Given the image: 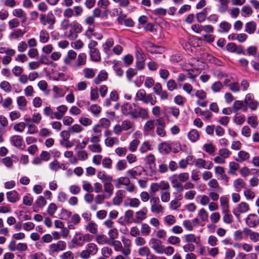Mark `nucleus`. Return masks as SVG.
I'll list each match as a JSON object with an SVG mask.
<instances>
[{
    "label": "nucleus",
    "mask_w": 259,
    "mask_h": 259,
    "mask_svg": "<svg viewBox=\"0 0 259 259\" xmlns=\"http://www.w3.org/2000/svg\"><path fill=\"white\" fill-rule=\"evenodd\" d=\"M56 18L52 13L47 14H41L39 17V23L43 26H47V28L52 30L56 23Z\"/></svg>",
    "instance_id": "f257e3e1"
},
{
    "label": "nucleus",
    "mask_w": 259,
    "mask_h": 259,
    "mask_svg": "<svg viewBox=\"0 0 259 259\" xmlns=\"http://www.w3.org/2000/svg\"><path fill=\"white\" fill-rule=\"evenodd\" d=\"M136 99L145 104L150 103L151 105L156 103V98L151 94H146L144 90H139L136 94Z\"/></svg>",
    "instance_id": "f03ea898"
},
{
    "label": "nucleus",
    "mask_w": 259,
    "mask_h": 259,
    "mask_svg": "<svg viewBox=\"0 0 259 259\" xmlns=\"http://www.w3.org/2000/svg\"><path fill=\"white\" fill-rule=\"evenodd\" d=\"M82 27L80 24L76 21L71 22L70 29L69 30L67 37L70 40H74L78 37V34L82 31Z\"/></svg>",
    "instance_id": "7ed1b4c3"
},
{
    "label": "nucleus",
    "mask_w": 259,
    "mask_h": 259,
    "mask_svg": "<svg viewBox=\"0 0 259 259\" xmlns=\"http://www.w3.org/2000/svg\"><path fill=\"white\" fill-rule=\"evenodd\" d=\"M122 242V254L125 256H128L132 252V241L124 236L121 238Z\"/></svg>",
    "instance_id": "20e7f679"
},
{
    "label": "nucleus",
    "mask_w": 259,
    "mask_h": 259,
    "mask_svg": "<svg viewBox=\"0 0 259 259\" xmlns=\"http://www.w3.org/2000/svg\"><path fill=\"white\" fill-rule=\"evenodd\" d=\"M66 247V242L59 241L57 243H52L49 246V252L50 254L64 250Z\"/></svg>",
    "instance_id": "39448f33"
},
{
    "label": "nucleus",
    "mask_w": 259,
    "mask_h": 259,
    "mask_svg": "<svg viewBox=\"0 0 259 259\" xmlns=\"http://www.w3.org/2000/svg\"><path fill=\"white\" fill-rule=\"evenodd\" d=\"M249 209V204L246 202L242 201L237 205L233 212L236 217L239 218L241 213H247Z\"/></svg>",
    "instance_id": "423d86ee"
},
{
    "label": "nucleus",
    "mask_w": 259,
    "mask_h": 259,
    "mask_svg": "<svg viewBox=\"0 0 259 259\" xmlns=\"http://www.w3.org/2000/svg\"><path fill=\"white\" fill-rule=\"evenodd\" d=\"M193 163L196 167L199 169H210L213 166V163L211 161H206L202 158H194Z\"/></svg>",
    "instance_id": "0eeeda50"
},
{
    "label": "nucleus",
    "mask_w": 259,
    "mask_h": 259,
    "mask_svg": "<svg viewBox=\"0 0 259 259\" xmlns=\"http://www.w3.org/2000/svg\"><path fill=\"white\" fill-rule=\"evenodd\" d=\"M87 55L85 53H80L77 58V62L72 64V67L74 70L79 69L81 66L84 65L87 62Z\"/></svg>",
    "instance_id": "6e6552de"
},
{
    "label": "nucleus",
    "mask_w": 259,
    "mask_h": 259,
    "mask_svg": "<svg viewBox=\"0 0 259 259\" xmlns=\"http://www.w3.org/2000/svg\"><path fill=\"white\" fill-rule=\"evenodd\" d=\"M149 244L151 246L152 249L158 254H159L163 246L161 244L160 240L156 238H150Z\"/></svg>",
    "instance_id": "1a4fd4ad"
},
{
    "label": "nucleus",
    "mask_w": 259,
    "mask_h": 259,
    "mask_svg": "<svg viewBox=\"0 0 259 259\" xmlns=\"http://www.w3.org/2000/svg\"><path fill=\"white\" fill-rule=\"evenodd\" d=\"M11 142L14 146L19 149H24L25 145L23 138L19 135H14L11 138Z\"/></svg>",
    "instance_id": "9d476101"
},
{
    "label": "nucleus",
    "mask_w": 259,
    "mask_h": 259,
    "mask_svg": "<svg viewBox=\"0 0 259 259\" xmlns=\"http://www.w3.org/2000/svg\"><path fill=\"white\" fill-rule=\"evenodd\" d=\"M135 110L136 109L133 108L132 105L128 103L124 104L121 106L122 113L125 115H130L132 117L136 116Z\"/></svg>",
    "instance_id": "9b49d317"
},
{
    "label": "nucleus",
    "mask_w": 259,
    "mask_h": 259,
    "mask_svg": "<svg viewBox=\"0 0 259 259\" xmlns=\"http://www.w3.org/2000/svg\"><path fill=\"white\" fill-rule=\"evenodd\" d=\"M141 203L140 200L137 198L127 197L124 202V205L126 207L137 208Z\"/></svg>",
    "instance_id": "f8f14e48"
},
{
    "label": "nucleus",
    "mask_w": 259,
    "mask_h": 259,
    "mask_svg": "<svg viewBox=\"0 0 259 259\" xmlns=\"http://www.w3.org/2000/svg\"><path fill=\"white\" fill-rule=\"evenodd\" d=\"M103 184L104 194L106 195L107 198H110L113 194L114 189L112 181L104 183Z\"/></svg>",
    "instance_id": "ddd939ff"
},
{
    "label": "nucleus",
    "mask_w": 259,
    "mask_h": 259,
    "mask_svg": "<svg viewBox=\"0 0 259 259\" xmlns=\"http://www.w3.org/2000/svg\"><path fill=\"white\" fill-rule=\"evenodd\" d=\"M57 111L54 112V118L58 120L61 119L66 113L68 107L65 105H61L57 107Z\"/></svg>",
    "instance_id": "4468645a"
},
{
    "label": "nucleus",
    "mask_w": 259,
    "mask_h": 259,
    "mask_svg": "<svg viewBox=\"0 0 259 259\" xmlns=\"http://www.w3.org/2000/svg\"><path fill=\"white\" fill-rule=\"evenodd\" d=\"M220 206L222 213L230 212L229 199L226 196H221L220 198Z\"/></svg>",
    "instance_id": "2eb2a0df"
},
{
    "label": "nucleus",
    "mask_w": 259,
    "mask_h": 259,
    "mask_svg": "<svg viewBox=\"0 0 259 259\" xmlns=\"http://www.w3.org/2000/svg\"><path fill=\"white\" fill-rule=\"evenodd\" d=\"M247 225L250 227H254L259 224V218L255 214H250L246 219Z\"/></svg>",
    "instance_id": "dca6fc26"
},
{
    "label": "nucleus",
    "mask_w": 259,
    "mask_h": 259,
    "mask_svg": "<svg viewBox=\"0 0 259 259\" xmlns=\"http://www.w3.org/2000/svg\"><path fill=\"white\" fill-rule=\"evenodd\" d=\"M125 195V192L124 190H118L115 193V196L113 198V204L115 205H119L122 203Z\"/></svg>",
    "instance_id": "f3484780"
},
{
    "label": "nucleus",
    "mask_w": 259,
    "mask_h": 259,
    "mask_svg": "<svg viewBox=\"0 0 259 259\" xmlns=\"http://www.w3.org/2000/svg\"><path fill=\"white\" fill-rule=\"evenodd\" d=\"M156 121L158 123V126L156 128V133L159 137H164L166 135L165 123L161 119H158Z\"/></svg>",
    "instance_id": "a211bd4d"
},
{
    "label": "nucleus",
    "mask_w": 259,
    "mask_h": 259,
    "mask_svg": "<svg viewBox=\"0 0 259 259\" xmlns=\"http://www.w3.org/2000/svg\"><path fill=\"white\" fill-rule=\"evenodd\" d=\"M12 15L14 17L20 18L22 20V23H24L26 21V13L22 9L18 8L13 10L12 11Z\"/></svg>",
    "instance_id": "6ab92c4d"
},
{
    "label": "nucleus",
    "mask_w": 259,
    "mask_h": 259,
    "mask_svg": "<svg viewBox=\"0 0 259 259\" xmlns=\"http://www.w3.org/2000/svg\"><path fill=\"white\" fill-rule=\"evenodd\" d=\"M246 183L241 178H238L234 180L233 182V186L237 192L240 191L242 189H245Z\"/></svg>",
    "instance_id": "aec40b11"
},
{
    "label": "nucleus",
    "mask_w": 259,
    "mask_h": 259,
    "mask_svg": "<svg viewBox=\"0 0 259 259\" xmlns=\"http://www.w3.org/2000/svg\"><path fill=\"white\" fill-rule=\"evenodd\" d=\"M97 178L100 179L102 183L113 181V178L109 175H108L104 170H99L97 173Z\"/></svg>",
    "instance_id": "412c9836"
},
{
    "label": "nucleus",
    "mask_w": 259,
    "mask_h": 259,
    "mask_svg": "<svg viewBox=\"0 0 259 259\" xmlns=\"http://www.w3.org/2000/svg\"><path fill=\"white\" fill-rule=\"evenodd\" d=\"M232 108L234 112H238L239 110L246 112L247 110V107L244 102L239 100H236L234 102Z\"/></svg>",
    "instance_id": "4be33fe9"
},
{
    "label": "nucleus",
    "mask_w": 259,
    "mask_h": 259,
    "mask_svg": "<svg viewBox=\"0 0 259 259\" xmlns=\"http://www.w3.org/2000/svg\"><path fill=\"white\" fill-rule=\"evenodd\" d=\"M72 242L77 246H82L84 244L83 234L80 233H76L75 234L72 239Z\"/></svg>",
    "instance_id": "5701e85b"
},
{
    "label": "nucleus",
    "mask_w": 259,
    "mask_h": 259,
    "mask_svg": "<svg viewBox=\"0 0 259 259\" xmlns=\"http://www.w3.org/2000/svg\"><path fill=\"white\" fill-rule=\"evenodd\" d=\"M17 104L18 109L21 111L27 110V101L24 96H19L17 99Z\"/></svg>",
    "instance_id": "b1692460"
},
{
    "label": "nucleus",
    "mask_w": 259,
    "mask_h": 259,
    "mask_svg": "<svg viewBox=\"0 0 259 259\" xmlns=\"http://www.w3.org/2000/svg\"><path fill=\"white\" fill-rule=\"evenodd\" d=\"M250 158V154L245 151L241 150L238 152L236 161L239 162H243L247 161Z\"/></svg>",
    "instance_id": "393cba45"
},
{
    "label": "nucleus",
    "mask_w": 259,
    "mask_h": 259,
    "mask_svg": "<svg viewBox=\"0 0 259 259\" xmlns=\"http://www.w3.org/2000/svg\"><path fill=\"white\" fill-rule=\"evenodd\" d=\"M25 33V31L21 29H14L10 34L9 39L10 40L18 39L19 38L22 37Z\"/></svg>",
    "instance_id": "a878e982"
},
{
    "label": "nucleus",
    "mask_w": 259,
    "mask_h": 259,
    "mask_svg": "<svg viewBox=\"0 0 259 259\" xmlns=\"http://www.w3.org/2000/svg\"><path fill=\"white\" fill-rule=\"evenodd\" d=\"M158 149L160 153L167 154L171 152V146L169 143L165 142L158 145Z\"/></svg>",
    "instance_id": "bb28decb"
},
{
    "label": "nucleus",
    "mask_w": 259,
    "mask_h": 259,
    "mask_svg": "<svg viewBox=\"0 0 259 259\" xmlns=\"http://www.w3.org/2000/svg\"><path fill=\"white\" fill-rule=\"evenodd\" d=\"M85 229L92 234H97L98 230L97 224L93 221L89 222L85 226Z\"/></svg>",
    "instance_id": "cd10ccee"
},
{
    "label": "nucleus",
    "mask_w": 259,
    "mask_h": 259,
    "mask_svg": "<svg viewBox=\"0 0 259 259\" xmlns=\"http://www.w3.org/2000/svg\"><path fill=\"white\" fill-rule=\"evenodd\" d=\"M136 116H133V118H137L140 117L142 119H146L148 118V112L146 109L139 108L135 110V112Z\"/></svg>",
    "instance_id": "c85d7f7f"
},
{
    "label": "nucleus",
    "mask_w": 259,
    "mask_h": 259,
    "mask_svg": "<svg viewBox=\"0 0 259 259\" xmlns=\"http://www.w3.org/2000/svg\"><path fill=\"white\" fill-rule=\"evenodd\" d=\"M108 77V74L105 71H101L97 76L94 79V82L95 84H98L102 81H105Z\"/></svg>",
    "instance_id": "c756f323"
},
{
    "label": "nucleus",
    "mask_w": 259,
    "mask_h": 259,
    "mask_svg": "<svg viewBox=\"0 0 259 259\" xmlns=\"http://www.w3.org/2000/svg\"><path fill=\"white\" fill-rule=\"evenodd\" d=\"M82 74L85 78L91 79L95 77L96 70L91 68H84L82 70Z\"/></svg>",
    "instance_id": "7c9ffc66"
},
{
    "label": "nucleus",
    "mask_w": 259,
    "mask_h": 259,
    "mask_svg": "<svg viewBox=\"0 0 259 259\" xmlns=\"http://www.w3.org/2000/svg\"><path fill=\"white\" fill-rule=\"evenodd\" d=\"M256 27V24L254 21H250L246 23L245 31L249 34L254 33Z\"/></svg>",
    "instance_id": "2f4dec72"
},
{
    "label": "nucleus",
    "mask_w": 259,
    "mask_h": 259,
    "mask_svg": "<svg viewBox=\"0 0 259 259\" xmlns=\"http://www.w3.org/2000/svg\"><path fill=\"white\" fill-rule=\"evenodd\" d=\"M164 109L169 114L172 115L176 119L180 115V110L176 106H168L165 107Z\"/></svg>",
    "instance_id": "473e14b6"
},
{
    "label": "nucleus",
    "mask_w": 259,
    "mask_h": 259,
    "mask_svg": "<svg viewBox=\"0 0 259 259\" xmlns=\"http://www.w3.org/2000/svg\"><path fill=\"white\" fill-rule=\"evenodd\" d=\"M116 183L115 186L116 188H119L120 185H127L130 184V180L128 177H121L117 178L115 181Z\"/></svg>",
    "instance_id": "72a5a7b5"
},
{
    "label": "nucleus",
    "mask_w": 259,
    "mask_h": 259,
    "mask_svg": "<svg viewBox=\"0 0 259 259\" xmlns=\"http://www.w3.org/2000/svg\"><path fill=\"white\" fill-rule=\"evenodd\" d=\"M108 245L113 246L116 251H119L122 253V242L117 240L108 241Z\"/></svg>",
    "instance_id": "f704fd0d"
},
{
    "label": "nucleus",
    "mask_w": 259,
    "mask_h": 259,
    "mask_svg": "<svg viewBox=\"0 0 259 259\" xmlns=\"http://www.w3.org/2000/svg\"><path fill=\"white\" fill-rule=\"evenodd\" d=\"M8 200L12 203H15L19 199L18 193L15 191H9L6 194Z\"/></svg>",
    "instance_id": "c9c22d12"
},
{
    "label": "nucleus",
    "mask_w": 259,
    "mask_h": 259,
    "mask_svg": "<svg viewBox=\"0 0 259 259\" xmlns=\"http://www.w3.org/2000/svg\"><path fill=\"white\" fill-rule=\"evenodd\" d=\"M185 241L188 243L198 244L200 241L199 237H196L194 234H188L185 236Z\"/></svg>",
    "instance_id": "e433bc0d"
},
{
    "label": "nucleus",
    "mask_w": 259,
    "mask_h": 259,
    "mask_svg": "<svg viewBox=\"0 0 259 259\" xmlns=\"http://www.w3.org/2000/svg\"><path fill=\"white\" fill-rule=\"evenodd\" d=\"M239 165L235 161L230 162L229 163L228 173L233 176L236 175V171L239 169Z\"/></svg>",
    "instance_id": "4c0bfd02"
},
{
    "label": "nucleus",
    "mask_w": 259,
    "mask_h": 259,
    "mask_svg": "<svg viewBox=\"0 0 259 259\" xmlns=\"http://www.w3.org/2000/svg\"><path fill=\"white\" fill-rule=\"evenodd\" d=\"M119 141L117 137H113L106 138L105 139V145L108 147H112L114 145H118Z\"/></svg>",
    "instance_id": "58836bf2"
},
{
    "label": "nucleus",
    "mask_w": 259,
    "mask_h": 259,
    "mask_svg": "<svg viewBox=\"0 0 259 259\" xmlns=\"http://www.w3.org/2000/svg\"><path fill=\"white\" fill-rule=\"evenodd\" d=\"M164 207L159 203L154 204L151 205L150 210L153 213L159 214L162 213L164 210Z\"/></svg>",
    "instance_id": "ea45409f"
},
{
    "label": "nucleus",
    "mask_w": 259,
    "mask_h": 259,
    "mask_svg": "<svg viewBox=\"0 0 259 259\" xmlns=\"http://www.w3.org/2000/svg\"><path fill=\"white\" fill-rule=\"evenodd\" d=\"M147 218V209L143 208L139 211H137L135 213V219L137 221H143L146 219Z\"/></svg>",
    "instance_id": "a19ab883"
},
{
    "label": "nucleus",
    "mask_w": 259,
    "mask_h": 259,
    "mask_svg": "<svg viewBox=\"0 0 259 259\" xmlns=\"http://www.w3.org/2000/svg\"><path fill=\"white\" fill-rule=\"evenodd\" d=\"M84 35L89 39H91L93 36H96L97 35L98 36L97 37V38L99 39H101L102 38V36L101 35L96 33L95 32L94 29L92 28H89L85 31Z\"/></svg>",
    "instance_id": "79ce46f5"
},
{
    "label": "nucleus",
    "mask_w": 259,
    "mask_h": 259,
    "mask_svg": "<svg viewBox=\"0 0 259 259\" xmlns=\"http://www.w3.org/2000/svg\"><path fill=\"white\" fill-rule=\"evenodd\" d=\"M188 138L191 141L196 142L199 138V132L196 130L193 129L188 133Z\"/></svg>",
    "instance_id": "37998d69"
},
{
    "label": "nucleus",
    "mask_w": 259,
    "mask_h": 259,
    "mask_svg": "<svg viewBox=\"0 0 259 259\" xmlns=\"http://www.w3.org/2000/svg\"><path fill=\"white\" fill-rule=\"evenodd\" d=\"M152 147L150 142L148 141L143 142L140 147L139 151L141 153L144 154L146 153L147 151L151 150Z\"/></svg>",
    "instance_id": "c03bdc74"
},
{
    "label": "nucleus",
    "mask_w": 259,
    "mask_h": 259,
    "mask_svg": "<svg viewBox=\"0 0 259 259\" xmlns=\"http://www.w3.org/2000/svg\"><path fill=\"white\" fill-rule=\"evenodd\" d=\"M90 111L95 117H98L101 112V108L97 104H93L90 107Z\"/></svg>",
    "instance_id": "a18cd8bd"
},
{
    "label": "nucleus",
    "mask_w": 259,
    "mask_h": 259,
    "mask_svg": "<svg viewBox=\"0 0 259 259\" xmlns=\"http://www.w3.org/2000/svg\"><path fill=\"white\" fill-rule=\"evenodd\" d=\"M155 127V120H148L144 125L143 130L145 133H148L154 130Z\"/></svg>",
    "instance_id": "49530a36"
},
{
    "label": "nucleus",
    "mask_w": 259,
    "mask_h": 259,
    "mask_svg": "<svg viewBox=\"0 0 259 259\" xmlns=\"http://www.w3.org/2000/svg\"><path fill=\"white\" fill-rule=\"evenodd\" d=\"M39 41L41 43L47 42L50 38L48 32L45 29L41 30L39 32Z\"/></svg>",
    "instance_id": "de8ad7c7"
},
{
    "label": "nucleus",
    "mask_w": 259,
    "mask_h": 259,
    "mask_svg": "<svg viewBox=\"0 0 259 259\" xmlns=\"http://www.w3.org/2000/svg\"><path fill=\"white\" fill-rule=\"evenodd\" d=\"M90 54L92 61H99L100 60V54L97 49L90 50Z\"/></svg>",
    "instance_id": "09e8293b"
},
{
    "label": "nucleus",
    "mask_w": 259,
    "mask_h": 259,
    "mask_svg": "<svg viewBox=\"0 0 259 259\" xmlns=\"http://www.w3.org/2000/svg\"><path fill=\"white\" fill-rule=\"evenodd\" d=\"M62 164L60 163V162L56 159L50 162L49 166L51 170L57 171L62 168Z\"/></svg>",
    "instance_id": "8fccbe9b"
},
{
    "label": "nucleus",
    "mask_w": 259,
    "mask_h": 259,
    "mask_svg": "<svg viewBox=\"0 0 259 259\" xmlns=\"http://www.w3.org/2000/svg\"><path fill=\"white\" fill-rule=\"evenodd\" d=\"M88 148L93 153H99L102 151V147L100 144H90L88 146Z\"/></svg>",
    "instance_id": "3c124183"
},
{
    "label": "nucleus",
    "mask_w": 259,
    "mask_h": 259,
    "mask_svg": "<svg viewBox=\"0 0 259 259\" xmlns=\"http://www.w3.org/2000/svg\"><path fill=\"white\" fill-rule=\"evenodd\" d=\"M243 194L245 198L248 200H253L255 196L254 191L249 188H245L244 190Z\"/></svg>",
    "instance_id": "603ef678"
},
{
    "label": "nucleus",
    "mask_w": 259,
    "mask_h": 259,
    "mask_svg": "<svg viewBox=\"0 0 259 259\" xmlns=\"http://www.w3.org/2000/svg\"><path fill=\"white\" fill-rule=\"evenodd\" d=\"M164 224L168 226L173 225L176 222L175 217L172 214H168L164 218Z\"/></svg>",
    "instance_id": "864d4df0"
},
{
    "label": "nucleus",
    "mask_w": 259,
    "mask_h": 259,
    "mask_svg": "<svg viewBox=\"0 0 259 259\" xmlns=\"http://www.w3.org/2000/svg\"><path fill=\"white\" fill-rule=\"evenodd\" d=\"M198 217L202 221L206 222L208 221V213L204 208H201L198 212Z\"/></svg>",
    "instance_id": "5fc2aeb1"
},
{
    "label": "nucleus",
    "mask_w": 259,
    "mask_h": 259,
    "mask_svg": "<svg viewBox=\"0 0 259 259\" xmlns=\"http://www.w3.org/2000/svg\"><path fill=\"white\" fill-rule=\"evenodd\" d=\"M123 131H127L131 129L134 130V125L132 122L128 120H125L120 124Z\"/></svg>",
    "instance_id": "6e6d98bb"
},
{
    "label": "nucleus",
    "mask_w": 259,
    "mask_h": 259,
    "mask_svg": "<svg viewBox=\"0 0 259 259\" xmlns=\"http://www.w3.org/2000/svg\"><path fill=\"white\" fill-rule=\"evenodd\" d=\"M160 200L162 202L166 203L170 200V194L168 191H162L160 192Z\"/></svg>",
    "instance_id": "4d7b16f0"
},
{
    "label": "nucleus",
    "mask_w": 259,
    "mask_h": 259,
    "mask_svg": "<svg viewBox=\"0 0 259 259\" xmlns=\"http://www.w3.org/2000/svg\"><path fill=\"white\" fill-rule=\"evenodd\" d=\"M86 249H87L91 255L96 254L98 251V248L97 245L94 243H90L88 244L86 246Z\"/></svg>",
    "instance_id": "13d9d810"
},
{
    "label": "nucleus",
    "mask_w": 259,
    "mask_h": 259,
    "mask_svg": "<svg viewBox=\"0 0 259 259\" xmlns=\"http://www.w3.org/2000/svg\"><path fill=\"white\" fill-rule=\"evenodd\" d=\"M247 123L252 127L255 128L258 124L257 118L256 116H250L247 117Z\"/></svg>",
    "instance_id": "bf43d9fd"
},
{
    "label": "nucleus",
    "mask_w": 259,
    "mask_h": 259,
    "mask_svg": "<svg viewBox=\"0 0 259 259\" xmlns=\"http://www.w3.org/2000/svg\"><path fill=\"white\" fill-rule=\"evenodd\" d=\"M72 134H79L83 131V128L78 124H74L69 127Z\"/></svg>",
    "instance_id": "052dcab7"
},
{
    "label": "nucleus",
    "mask_w": 259,
    "mask_h": 259,
    "mask_svg": "<svg viewBox=\"0 0 259 259\" xmlns=\"http://www.w3.org/2000/svg\"><path fill=\"white\" fill-rule=\"evenodd\" d=\"M242 15L244 17H246L250 16L253 11L251 8L248 5L244 6L241 9Z\"/></svg>",
    "instance_id": "680f3d73"
},
{
    "label": "nucleus",
    "mask_w": 259,
    "mask_h": 259,
    "mask_svg": "<svg viewBox=\"0 0 259 259\" xmlns=\"http://www.w3.org/2000/svg\"><path fill=\"white\" fill-rule=\"evenodd\" d=\"M102 166L107 169L112 168V160L109 157H104L102 161Z\"/></svg>",
    "instance_id": "e2e57ef3"
},
{
    "label": "nucleus",
    "mask_w": 259,
    "mask_h": 259,
    "mask_svg": "<svg viewBox=\"0 0 259 259\" xmlns=\"http://www.w3.org/2000/svg\"><path fill=\"white\" fill-rule=\"evenodd\" d=\"M231 154V152L227 148H222L218 151V155L226 159Z\"/></svg>",
    "instance_id": "0e129e2a"
},
{
    "label": "nucleus",
    "mask_w": 259,
    "mask_h": 259,
    "mask_svg": "<svg viewBox=\"0 0 259 259\" xmlns=\"http://www.w3.org/2000/svg\"><path fill=\"white\" fill-rule=\"evenodd\" d=\"M26 126V124L25 122H20L15 123L13 128L16 132L21 133L24 132Z\"/></svg>",
    "instance_id": "69168bd1"
},
{
    "label": "nucleus",
    "mask_w": 259,
    "mask_h": 259,
    "mask_svg": "<svg viewBox=\"0 0 259 259\" xmlns=\"http://www.w3.org/2000/svg\"><path fill=\"white\" fill-rule=\"evenodd\" d=\"M151 252L150 248L146 246L139 248L138 253L141 256H147Z\"/></svg>",
    "instance_id": "338daca9"
},
{
    "label": "nucleus",
    "mask_w": 259,
    "mask_h": 259,
    "mask_svg": "<svg viewBox=\"0 0 259 259\" xmlns=\"http://www.w3.org/2000/svg\"><path fill=\"white\" fill-rule=\"evenodd\" d=\"M246 234L249 236L250 239L254 242H256L259 240V233L257 232L247 230Z\"/></svg>",
    "instance_id": "774afa93"
}]
</instances>
